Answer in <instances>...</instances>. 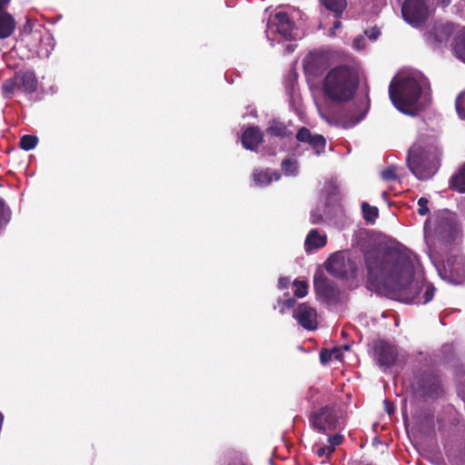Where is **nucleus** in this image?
Instances as JSON below:
<instances>
[{
  "mask_svg": "<svg viewBox=\"0 0 465 465\" xmlns=\"http://www.w3.org/2000/svg\"><path fill=\"white\" fill-rule=\"evenodd\" d=\"M364 262L370 291L407 303L426 304L432 300L436 288L422 273L415 272L410 254L392 248L373 249L364 253Z\"/></svg>",
  "mask_w": 465,
  "mask_h": 465,
  "instance_id": "nucleus-1",
  "label": "nucleus"
},
{
  "mask_svg": "<svg viewBox=\"0 0 465 465\" xmlns=\"http://www.w3.org/2000/svg\"><path fill=\"white\" fill-rule=\"evenodd\" d=\"M359 85V69L349 64H341L326 73L322 82V91L331 102L345 104L354 98Z\"/></svg>",
  "mask_w": 465,
  "mask_h": 465,
  "instance_id": "nucleus-2",
  "label": "nucleus"
},
{
  "mask_svg": "<svg viewBox=\"0 0 465 465\" xmlns=\"http://www.w3.org/2000/svg\"><path fill=\"white\" fill-rule=\"evenodd\" d=\"M440 154L434 137H420L409 149L408 168L419 180H428L438 172Z\"/></svg>",
  "mask_w": 465,
  "mask_h": 465,
  "instance_id": "nucleus-3",
  "label": "nucleus"
},
{
  "mask_svg": "<svg viewBox=\"0 0 465 465\" xmlns=\"http://www.w3.org/2000/svg\"><path fill=\"white\" fill-rule=\"evenodd\" d=\"M421 94V86L412 77L391 81L389 95L393 105L401 112L407 114L413 107Z\"/></svg>",
  "mask_w": 465,
  "mask_h": 465,
  "instance_id": "nucleus-4",
  "label": "nucleus"
},
{
  "mask_svg": "<svg viewBox=\"0 0 465 465\" xmlns=\"http://www.w3.org/2000/svg\"><path fill=\"white\" fill-rule=\"evenodd\" d=\"M434 234L447 249L461 242L462 233L455 214L448 210L439 211L435 218Z\"/></svg>",
  "mask_w": 465,
  "mask_h": 465,
  "instance_id": "nucleus-5",
  "label": "nucleus"
},
{
  "mask_svg": "<svg viewBox=\"0 0 465 465\" xmlns=\"http://www.w3.org/2000/svg\"><path fill=\"white\" fill-rule=\"evenodd\" d=\"M38 80L34 71L29 69H21L14 74L13 77L6 79L2 91L5 94H13L18 90L25 94H33L36 91Z\"/></svg>",
  "mask_w": 465,
  "mask_h": 465,
  "instance_id": "nucleus-6",
  "label": "nucleus"
},
{
  "mask_svg": "<svg viewBox=\"0 0 465 465\" xmlns=\"http://www.w3.org/2000/svg\"><path fill=\"white\" fill-rule=\"evenodd\" d=\"M311 427L317 432L327 434L338 428L339 416L333 406L326 405L312 411L308 417Z\"/></svg>",
  "mask_w": 465,
  "mask_h": 465,
  "instance_id": "nucleus-7",
  "label": "nucleus"
},
{
  "mask_svg": "<svg viewBox=\"0 0 465 465\" xmlns=\"http://www.w3.org/2000/svg\"><path fill=\"white\" fill-rule=\"evenodd\" d=\"M438 272L440 278L449 282L462 283L465 281V256L460 253L450 255Z\"/></svg>",
  "mask_w": 465,
  "mask_h": 465,
  "instance_id": "nucleus-8",
  "label": "nucleus"
},
{
  "mask_svg": "<svg viewBox=\"0 0 465 465\" xmlns=\"http://www.w3.org/2000/svg\"><path fill=\"white\" fill-rule=\"evenodd\" d=\"M413 388L416 395L424 399H436L442 392L440 380L438 374L431 371L416 376Z\"/></svg>",
  "mask_w": 465,
  "mask_h": 465,
  "instance_id": "nucleus-9",
  "label": "nucleus"
},
{
  "mask_svg": "<svg viewBox=\"0 0 465 465\" xmlns=\"http://www.w3.org/2000/svg\"><path fill=\"white\" fill-rule=\"evenodd\" d=\"M326 270L336 278L346 279L355 276L357 265L342 252H335L328 258Z\"/></svg>",
  "mask_w": 465,
  "mask_h": 465,
  "instance_id": "nucleus-10",
  "label": "nucleus"
},
{
  "mask_svg": "<svg viewBox=\"0 0 465 465\" xmlns=\"http://www.w3.org/2000/svg\"><path fill=\"white\" fill-rule=\"evenodd\" d=\"M404 20L414 27L423 25L429 17L425 0H405L401 6Z\"/></svg>",
  "mask_w": 465,
  "mask_h": 465,
  "instance_id": "nucleus-11",
  "label": "nucleus"
},
{
  "mask_svg": "<svg viewBox=\"0 0 465 465\" xmlns=\"http://www.w3.org/2000/svg\"><path fill=\"white\" fill-rule=\"evenodd\" d=\"M373 359L380 367L390 368L393 366L398 358V350L395 344L378 339L372 342Z\"/></svg>",
  "mask_w": 465,
  "mask_h": 465,
  "instance_id": "nucleus-12",
  "label": "nucleus"
},
{
  "mask_svg": "<svg viewBox=\"0 0 465 465\" xmlns=\"http://www.w3.org/2000/svg\"><path fill=\"white\" fill-rule=\"evenodd\" d=\"M292 316L305 330L312 331L317 328V312L307 302L299 304L294 309Z\"/></svg>",
  "mask_w": 465,
  "mask_h": 465,
  "instance_id": "nucleus-13",
  "label": "nucleus"
},
{
  "mask_svg": "<svg viewBox=\"0 0 465 465\" xmlns=\"http://www.w3.org/2000/svg\"><path fill=\"white\" fill-rule=\"evenodd\" d=\"M328 58L323 53L311 52L303 61L306 74L317 77L328 68Z\"/></svg>",
  "mask_w": 465,
  "mask_h": 465,
  "instance_id": "nucleus-14",
  "label": "nucleus"
},
{
  "mask_svg": "<svg viewBox=\"0 0 465 465\" xmlns=\"http://www.w3.org/2000/svg\"><path fill=\"white\" fill-rule=\"evenodd\" d=\"M296 139L301 143H308L318 155L324 152L326 140L323 135L312 134L306 127L299 129L296 134Z\"/></svg>",
  "mask_w": 465,
  "mask_h": 465,
  "instance_id": "nucleus-15",
  "label": "nucleus"
},
{
  "mask_svg": "<svg viewBox=\"0 0 465 465\" xmlns=\"http://www.w3.org/2000/svg\"><path fill=\"white\" fill-rule=\"evenodd\" d=\"M314 289L316 294L327 302H333L338 300L340 293L338 288L333 282L325 278H315Z\"/></svg>",
  "mask_w": 465,
  "mask_h": 465,
  "instance_id": "nucleus-16",
  "label": "nucleus"
},
{
  "mask_svg": "<svg viewBox=\"0 0 465 465\" xmlns=\"http://www.w3.org/2000/svg\"><path fill=\"white\" fill-rule=\"evenodd\" d=\"M454 32L451 23L435 24L428 33V39L434 44L447 43Z\"/></svg>",
  "mask_w": 465,
  "mask_h": 465,
  "instance_id": "nucleus-17",
  "label": "nucleus"
},
{
  "mask_svg": "<svg viewBox=\"0 0 465 465\" xmlns=\"http://www.w3.org/2000/svg\"><path fill=\"white\" fill-rule=\"evenodd\" d=\"M276 31L286 39L292 38L294 23L286 12H277L272 19Z\"/></svg>",
  "mask_w": 465,
  "mask_h": 465,
  "instance_id": "nucleus-18",
  "label": "nucleus"
},
{
  "mask_svg": "<svg viewBox=\"0 0 465 465\" xmlns=\"http://www.w3.org/2000/svg\"><path fill=\"white\" fill-rule=\"evenodd\" d=\"M263 141V134L258 126H249L242 135V146L250 151H255Z\"/></svg>",
  "mask_w": 465,
  "mask_h": 465,
  "instance_id": "nucleus-19",
  "label": "nucleus"
},
{
  "mask_svg": "<svg viewBox=\"0 0 465 465\" xmlns=\"http://www.w3.org/2000/svg\"><path fill=\"white\" fill-rule=\"evenodd\" d=\"M281 178V173L277 171H271L270 169H255L252 173V180L257 186H267L273 180L278 181Z\"/></svg>",
  "mask_w": 465,
  "mask_h": 465,
  "instance_id": "nucleus-20",
  "label": "nucleus"
},
{
  "mask_svg": "<svg viewBox=\"0 0 465 465\" xmlns=\"http://www.w3.org/2000/svg\"><path fill=\"white\" fill-rule=\"evenodd\" d=\"M15 20L10 13L0 12V39L11 36L15 32Z\"/></svg>",
  "mask_w": 465,
  "mask_h": 465,
  "instance_id": "nucleus-21",
  "label": "nucleus"
},
{
  "mask_svg": "<svg viewBox=\"0 0 465 465\" xmlns=\"http://www.w3.org/2000/svg\"><path fill=\"white\" fill-rule=\"evenodd\" d=\"M327 238L325 235H321L316 229L310 231L305 240V248L307 251L320 249L325 246Z\"/></svg>",
  "mask_w": 465,
  "mask_h": 465,
  "instance_id": "nucleus-22",
  "label": "nucleus"
},
{
  "mask_svg": "<svg viewBox=\"0 0 465 465\" xmlns=\"http://www.w3.org/2000/svg\"><path fill=\"white\" fill-rule=\"evenodd\" d=\"M449 186L451 190L460 193H465V163L460 167L449 181Z\"/></svg>",
  "mask_w": 465,
  "mask_h": 465,
  "instance_id": "nucleus-23",
  "label": "nucleus"
},
{
  "mask_svg": "<svg viewBox=\"0 0 465 465\" xmlns=\"http://www.w3.org/2000/svg\"><path fill=\"white\" fill-rule=\"evenodd\" d=\"M320 4L333 13L336 18H341L347 7V0H320Z\"/></svg>",
  "mask_w": 465,
  "mask_h": 465,
  "instance_id": "nucleus-24",
  "label": "nucleus"
},
{
  "mask_svg": "<svg viewBox=\"0 0 465 465\" xmlns=\"http://www.w3.org/2000/svg\"><path fill=\"white\" fill-rule=\"evenodd\" d=\"M267 134L275 137H290L292 132L282 122L273 120L266 129Z\"/></svg>",
  "mask_w": 465,
  "mask_h": 465,
  "instance_id": "nucleus-25",
  "label": "nucleus"
},
{
  "mask_svg": "<svg viewBox=\"0 0 465 465\" xmlns=\"http://www.w3.org/2000/svg\"><path fill=\"white\" fill-rule=\"evenodd\" d=\"M370 105V99L367 97L365 108L358 115H345L341 118V124L344 128H351L359 124L366 115Z\"/></svg>",
  "mask_w": 465,
  "mask_h": 465,
  "instance_id": "nucleus-26",
  "label": "nucleus"
},
{
  "mask_svg": "<svg viewBox=\"0 0 465 465\" xmlns=\"http://www.w3.org/2000/svg\"><path fill=\"white\" fill-rule=\"evenodd\" d=\"M453 50L456 56L465 63V31L455 37Z\"/></svg>",
  "mask_w": 465,
  "mask_h": 465,
  "instance_id": "nucleus-27",
  "label": "nucleus"
},
{
  "mask_svg": "<svg viewBox=\"0 0 465 465\" xmlns=\"http://www.w3.org/2000/svg\"><path fill=\"white\" fill-rule=\"evenodd\" d=\"M363 218L366 222L373 223L379 216V210L375 206L363 202L361 205Z\"/></svg>",
  "mask_w": 465,
  "mask_h": 465,
  "instance_id": "nucleus-28",
  "label": "nucleus"
},
{
  "mask_svg": "<svg viewBox=\"0 0 465 465\" xmlns=\"http://www.w3.org/2000/svg\"><path fill=\"white\" fill-rule=\"evenodd\" d=\"M38 138L35 135L25 134L20 138L19 146L25 151H30L35 148Z\"/></svg>",
  "mask_w": 465,
  "mask_h": 465,
  "instance_id": "nucleus-29",
  "label": "nucleus"
},
{
  "mask_svg": "<svg viewBox=\"0 0 465 465\" xmlns=\"http://www.w3.org/2000/svg\"><path fill=\"white\" fill-rule=\"evenodd\" d=\"M282 171L286 175H295L298 173V163L296 160L286 158L282 162Z\"/></svg>",
  "mask_w": 465,
  "mask_h": 465,
  "instance_id": "nucleus-30",
  "label": "nucleus"
},
{
  "mask_svg": "<svg viewBox=\"0 0 465 465\" xmlns=\"http://www.w3.org/2000/svg\"><path fill=\"white\" fill-rule=\"evenodd\" d=\"M12 216L11 209L6 204L5 201L0 198V225H6Z\"/></svg>",
  "mask_w": 465,
  "mask_h": 465,
  "instance_id": "nucleus-31",
  "label": "nucleus"
},
{
  "mask_svg": "<svg viewBox=\"0 0 465 465\" xmlns=\"http://www.w3.org/2000/svg\"><path fill=\"white\" fill-rule=\"evenodd\" d=\"M294 294L298 298H303L308 292V283L305 281L294 280Z\"/></svg>",
  "mask_w": 465,
  "mask_h": 465,
  "instance_id": "nucleus-32",
  "label": "nucleus"
},
{
  "mask_svg": "<svg viewBox=\"0 0 465 465\" xmlns=\"http://www.w3.org/2000/svg\"><path fill=\"white\" fill-rule=\"evenodd\" d=\"M332 355H334L336 359H340V352L337 348H333L332 350L322 349L320 352L321 362L323 364L329 362L331 360Z\"/></svg>",
  "mask_w": 465,
  "mask_h": 465,
  "instance_id": "nucleus-33",
  "label": "nucleus"
},
{
  "mask_svg": "<svg viewBox=\"0 0 465 465\" xmlns=\"http://www.w3.org/2000/svg\"><path fill=\"white\" fill-rule=\"evenodd\" d=\"M381 175L384 181H396L398 180L397 168L393 165L388 166L381 172Z\"/></svg>",
  "mask_w": 465,
  "mask_h": 465,
  "instance_id": "nucleus-34",
  "label": "nucleus"
},
{
  "mask_svg": "<svg viewBox=\"0 0 465 465\" xmlns=\"http://www.w3.org/2000/svg\"><path fill=\"white\" fill-rule=\"evenodd\" d=\"M456 110L459 116L465 119V94H460L456 98Z\"/></svg>",
  "mask_w": 465,
  "mask_h": 465,
  "instance_id": "nucleus-35",
  "label": "nucleus"
},
{
  "mask_svg": "<svg viewBox=\"0 0 465 465\" xmlns=\"http://www.w3.org/2000/svg\"><path fill=\"white\" fill-rule=\"evenodd\" d=\"M328 442L330 443V451H334L335 447L341 445L343 442V436L341 434L330 435L328 437Z\"/></svg>",
  "mask_w": 465,
  "mask_h": 465,
  "instance_id": "nucleus-36",
  "label": "nucleus"
},
{
  "mask_svg": "<svg viewBox=\"0 0 465 465\" xmlns=\"http://www.w3.org/2000/svg\"><path fill=\"white\" fill-rule=\"evenodd\" d=\"M428 203H429V200L425 197H420L418 200L419 208H418L417 212L420 216H425L430 213V209L428 207Z\"/></svg>",
  "mask_w": 465,
  "mask_h": 465,
  "instance_id": "nucleus-37",
  "label": "nucleus"
},
{
  "mask_svg": "<svg viewBox=\"0 0 465 465\" xmlns=\"http://www.w3.org/2000/svg\"><path fill=\"white\" fill-rule=\"evenodd\" d=\"M310 220L312 224L322 223L323 222V216L321 213V210H319V209L312 210L311 212Z\"/></svg>",
  "mask_w": 465,
  "mask_h": 465,
  "instance_id": "nucleus-38",
  "label": "nucleus"
},
{
  "mask_svg": "<svg viewBox=\"0 0 465 465\" xmlns=\"http://www.w3.org/2000/svg\"><path fill=\"white\" fill-rule=\"evenodd\" d=\"M383 406H384V410L385 411L389 414V415H391L394 413L395 411V405L392 401H391L390 400H384L383 401Z\"/></svg>",
  "mask_w": 465,
  "mask_h": 465,
  "instance_id": "nucleus-39",
  "label": "nucleus"
},
{
  "mask_svg": "<svg viewBox=\"0 0 465 465\" xmlns=\"http://www.w3.org/2000/svg\"><path fill=\"white\" fill-rule=\"evenodd\" d=\"M333 452L334 451H330V446L321 447L316 450V454L320 458H322L323 456H327L329 458Z\"/></svg>",
  "mask_w": 465,
  "mask_h": 465,
  "instance_id": "nucleus-40",
  "label": "nucleus"
},
{
  "mask_svg": "<svg viewBox=\"0 0 465 465\" xmlns=\"http://www.w3.org/2000/svg\"><path fill=\"white\" fill-rule=\"evenodd\" d=\"M289 284H290V278H288V277L279 278L278 286L280 289H282V290L287 289L289 287Z\"/></svg>",
  "mask_w": 465,
  "mask_h": 465,
  "instance_id": "nucleus-41",
  "label": "nucleus"
},
{
  "mask_svg": "<svg viewBox=\"0 0 465 465\" xmlns=\"http://www.w3.org/2000/svg\"><path fill=\"white\" fill-rule=\"evenodd\" d=\"M32 29H33V24L29 19H27L26 23L23 26L22 32L25 34H30L32 32Z\"/></svg>",
  "mask_w": 465,
  "mask_h": 465,
  "instance_id": "nucleus-42",
  "label": "nucleus"
},
{
  "mask_svg": "<svg viewBox=\"0 0 465 465\" xmlns=\"http://www.w3.org/2000/svg\"><path fill=\"white\" fill-rule=\"evenodd\" d=\"M296 303V300L294 298H289L285 300L282 304L286 308H292Z\"/></svg>",
  "mask_w": 465,
  "mask_h": 465,
  "instance_id": "nucleus-43",
  "label": "nucleus"
},
{
  "mask_svg": "<svg viewBox=\"0 0 465 465\" xmlns=\"http://www.w3.org/2000/svg\"><path fill=\"white\" fill-rule=\"evenodd\" d=\"M426 425L428 427V431H432L434 430V421H433V418L431 416L426 418Z\"/></svg>",
  "mask_w": 465,
  "mask_h": 465,
  "instance_id": "nucleus-44",
  "label": "nucleus"
},
{
  "mask_svg": "<svg viewBox=\"0 0 465 465\" xmlns=\"http://www.w3.org/2000/svg\"><path fill=\"white\" fill-rule=\"evenodd\" d=\"M11 0H0V12H5V9L10 4Z\"/></svg>",
  "mask_w": 465,
  "mask_h": 465,
  "instance_id": "nucleus-45",
  "label": "nucleus"
},
{
  "mask_svg": "<svg viewBox=\"0 0 465 465\" xmlns=\"http://www.w3.org/2000/svg\"><path fill=\"white\" fill-rule=\"evenodd\" d=\"M341 26V22L340 21V18H337V20L333 23V28L339 29Z\"/></svg>",
  "mask_w": 465,
  "mask_h": 465,
  "instance_id": "nucleus-46",
  "label": "nucleus"
},
{
  "mask_svg": "<svg viewBox=\"0 0 465 465\" xmlns=\"http://www.w3.org/2000/svg\"><path fill=\"white\" fill-rule=\"evenodd\" d=\"M442 6H448L450 4V0H439Z\"/></svg>",
  "mask_w": 465,
  "mask_h": 465,
  "instance_id": "nucleus-47",
  "label": "nucleus"
},
{
  "mask_svg": "<svg viewBox=\"0 0 465 465\" xmlns=\"http://www.w3.org/2000/svg\"><path fill=\"white\" fill-rule=\"evenodd\" d=\"M229 465H245V464L240 460H234L232 462H231Z\"/></svg>",
  "mask_w": 465,
  "mask_h": 465,
  "instance_id": "nucleus-48",
  "label": "nucleus"
},
{
  "mask_svg": "<svg viewBox=\"0 0 465 465\" xmlns=\"http://www.w3.org/2000/svg\"><path fill=\"white\" fill-rule=\"evenodd\" d=\"M378 34L379 33L375 34V32H372V34L371 35H369V37L370 38H376Z\"/></svg>",
  "mask_w": 465,
  "mask_h": 465,
  "instance_id": "nucleus-49",
  "label": "nucleus"
},
{
  "mask_svg": "<svg viewBox=\"0 0 465 465\" xmlns=\"http://www.w3.org/2000/svg\"><path fill=\"white\" fill-rule=\"evenodd\" d=\"M343 348H344V350H349L350 346L349 345H344Z\"/></svg>",
  "mask_w": 465,
  "mask_h": 465,
  "instance_id": "nucleus-50",
  "label": "nucleus"
}]
</instances>
